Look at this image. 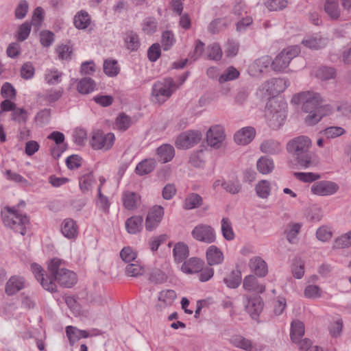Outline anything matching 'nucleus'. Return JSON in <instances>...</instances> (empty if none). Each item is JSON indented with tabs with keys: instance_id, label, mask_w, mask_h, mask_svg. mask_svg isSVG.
<instances>
[{
	"instance_id": "30",
	"label": "nucleus",
	"mask_w": 351,
	"mask_h": 351,
	"mask_svg": "<svg viewBox=\"0 0 351 351\" xmlns=\"http://www.w3.org/2000/svg\"><path fill=\"white\" fill-rule=\"evenodd\" d=\"M189 254V247L183 242L175 244L173 249V255L176 263H181L185 260Z\"/></svg>"
},
{
	"instance_id": "3",
	"label": "nucleus",
	"mask_w": 351,
	"mask_h": 351,
	"mask_svg": "<svg viewBox=\"0 0 351 351\" xmlns=\"http://www.w3.org/2000/svg\"><path fill=\"white\" fill-rule=\"evenodd\" d=\"M63 262L58 258H53L48 265V272L50 274V280L56 284L71 288L77 282V276L73 271L64 268Z\"/></svg>"
},
{
	"instance_id": "31",
	"label": "nucleus",
	"mask_w": 351,
	"mask_h": 351,
	"mask_svg": "<svg viewBox=\"0 0 351 351\" xmlns=\"http://www.w3.org/2000/svg\"><path fill=\"white\" fill-rule=\"evenodd\" d=\"M324 10L333 20H337L341 17L339 0H326L324 3Z\"/></svg>"
},
{
	"instance_id": "48",
	"label": "nucleus",
	"mask_w": 351,
	"mask_h": 351,
	"mask_svg": "<svg viewBox=\"0 0 351 351\" xmlns=\"http://www.w3.org/2000/svg\"><path fill=\"white\" fill-rule=\"evenodd\" d=\"M62 73L57 69H47L45 73V80L49 85H55L60 82Z\"/></svg>"
},
{
	"instance_id": "1",
	"label": "nucleus",
	"mask_w": 351,
	"mask_h": 351,
	"mask_svg": "<svg viewBox=\"0 0 351 351\" xmlns=\"http://www.w3.org/2000/svg\"><path fill=\"white\" fill-rule=\"evenodd\" d=\"M311 147V139L300 136L288 142L287 149L301 167L307 169L316 166L319 162L316 154L310 150Z\"/></svg>"
},
{
	"instance_id": "55",
	"label": "nucleus",
	"mask_w": 351,
	"mask_h": 351,
	"mask_svg": "<svg viewBox=\"0 0 351 351\" xmlns=\"http://www.w3.org/2000/svg\"><path fill=\"white\" fill-rule=\"evenodd\" d=\"M343 327V323L341 319H337L336 321L331 322L328 326L330 335L334 338L339 337L342 332Z\"/></svg>"
},
{
	"instance_id": "27",
	"label": "nucleus",
	"mask_w": 351,
	"mask_h": 351,
	"mask_svg": "<svg viewBox=\"0 0 351 351\" xmlns=\"http://www.w3.org/2000/svg\"><path fill=\"white\" fill-rule=\"evenodd\" d=\"M143 217L134 215L128 218L125 221V229L130 234H136L143 228Z\"/></svg>"
},
{
	"instance_id": "5",
	"label": "nucleus",
	"mask_w": 351,
	"mask_h": 351,
	"mask_svg": "<svg viewBox=\"0 0 351 351\" xmlns=\"http://www.w3.org/2000/svg\"><path fill=\"white\" fill-rule=\"evenodd\" d=\"M174 80L171 77H166L156 82L152 87V97L154 102L164 103L177 89Z\"/></svg>"
},
{
	"instance_id": "6",
	"label": "nucleus",
	"mask_w": 351,
	"mask_h": 351,
	"mask_svg": "<svg viewBox=\"0 0 351 351\" xmlns=\"http://www.w3.org/2000/svg\"><path fill=\"white\" fill-rule=\"evenodd\" d=\"M300 53L298 45H293L284 49L271 62V68L275 71H283L289 65L290 62Z\"/></svg>"
},
{
	"instance_id": "32",
	"label": "nucleus",
	"mask_w": 351,
	"mask_h": 351,
	"mask_svg": "<svg viewBox=\"0 0 351 351\" xmlns=\"http://www.w3.org/2000/svg\"><path fill=\"white\" fill-rule=\"evenodd\" d=\"M243 287L248 291H256L260 293L265 290V286L259 285L257 279L253 275H249L244 278Z\"/></svg>"
},
{
	"instance_id": "56",
	"label": "nucleus",
	"mask_w": 351,
	"mask_h": 351,
	"mask_svg": "<svg viewBox=\"0 0 351 351\" xmlns=\"http://www.w3.org/2000/svg\"><path fill=\"white\" fill-rule=\"evenodd\" d=\"M239 75V72L233 66L228 67L225 72L219 76V82L224 83L227 81L237 79Z\"/></svg>"
},
{
	"instance_id": "28",
	"label": "nucleus",
	"mask_w": 351,
	"mask_h": 351,
	"mask_svg": "<svg viewBox=\"0 0 351 351\" xmlns=\"http://www.w3.org/2000/svg\"><path fill=\"white\" fill-rule=\"evenodd\" d=\"M66 334L71 345L81 338H87L89 337V333L87 330H80L72 326H66Z\"/></svg>"
},
{
	"instance_id": "15",
	"label": "nucleus",
	"mask_w": 351,
	"mask_h": 351,
	"mask_svg": "<svg viewBox=\"0 0 351 351\" xmlns=\"http://www.w3.org/2000/svg\"><path fill=\"white\" fill-rule=\"evenodd\" d=\"M164 215V208L161 206H155L148 212L145 220V228L148 231L155 229L160 223Z\"/></svg>"
},
{
	"instance_id": "40",
	"label": "nucleus",
	"mask_w": 351,
	"mask_h": 351,
	"mask_svg": "<svg viewBox=\"0 0 351 351\" xmlns=\"http://www.w3.org/2000/svg\"><path fill=\"white\" fill-rule=\"evenodd\" d=\"M95 86L96 84L93 79L84 77L79 81L77 89L81 94H88L95 90Z\"/></svg>"
},
{
	"instance_id": "46",
	"label": "nucleus",
	"mask_w": 351,
	"mask_h": 351,
	"mask_svg": "<svg viewBox=\"0 0 351 351\" xmlns=\"http://www.w3.org/2000/svg\"><path fill=\"white\" fill-rule=\"evenodd\" d=\"M255 191L258 197L262 199L267 198L271 193L269 182L265 180L258 182L255 186Z\"/></svg>"
},
{
	"instance_id": "35",
	"label": "nucleus",
	"mask_w": 351,
	"mask_h": 351,
	"mask_svg": "<svg viewBox=\"0 0 351 351\" xmlns=\"http://www.w3.org/2000/svg\"><path fill=\"white\" fill-rule=\"evenodd\" d=\"M304 335V325L299 321L295 320L291 322L290 337L293 342H298Z\"/></svg>"
},
{
	"instance_id": "25",
	"label": "nucleus",
	"mask_w": 351,
	"mask_h": 351,
	"mask_svg": "<svg viewBox=\"0 0 351 351\" xmlns=\"http://www.w3.org/2000/svg\"><path fill=\"white\" fill-rule=\"evenodd\" d=\"M25 280L22 277L12 276L6 283L5 293L13 295L24 288Z\"/></svg>"
},
{
	"instance_id": "7",
	"label": "nucleus",
	"mask_w": 351,
	"mask_h": 351,
	"mask_svg": "<svg viewBox=\"0 0 351 351\" xmlns=\"http://www.w3.org/2000/svg\"><path fill=\"white\" fill-rule=\"evenodd\" d=\"M9 215L3 219L4 223L15 232L24 235L29 224V219L16 208H8Z\"/></svg>"
},
{
	"instance_id": "64",
	"label": "nucleus",
	"mask_w": 351,
	"mask_h": 351,
	"mask_svg": "<svg viewBox=\"0 0 351 351\" xmlns=\"http://www.w3.org/2000/svg\"><path fill=\"white\" fill-rule=\"evenodd\" d=\"M56 52L61 60H69L72 53V47L69 45H62L57 47Z\"/></svg>"
},
{
	"instance_id": "18",
	"label": "nucleus",
	"mask_w": 351,
	"mask_h": 351,
	"mask_svg": "<svg viewBox=\"0 0 351 351\" xmlns=\"http://www.w3.org/2000/svg\"><path fill=\"white\" fill-rule=\"evenodd\" d=\"M230 343L240 349L245 351H258L259 349L254 344L252 341L248 339L239 335H234L230 337Z\"/></svg>"
},
{
	"instance_id": "49",
	"label": "nucleus",
	"mask_w": 351,
	"mask_h": 351,
	"mask_svg": "<svg viewBox=\"0 0 351 351\" xmlns=\"http://www.w3.org/2000/svg\"><path fill=\"white\" fill-rule=\"evenodd\" d=\"M104 71L109 77H114L119 72L117 62L114 60H106L104 62Z\"/></svg>"
},
{
	"instance_id": "36",
	"label": "nucleus",
	"mask_w": 351,
	"mask_h": 351,
	"mask_svg": "<svg viewBox=\"0 0 351 351\" xmlns=\"http://www.w3.org/2000/svg\"><path fill=\"white\" fill-rule=\"evenodd\" d=\"M223 282L230 289L237 288L241 282V272L239 269L232 270Z\"/></svg>"
},
{
	"instance_id": "53",
	"label": "nucleus",
	"mask_w": 351,
	"mask_h": 351,
	"mask_svg": "<svg viewBox=\"0 0 351 351\" xmlns=\"http://www.w3.org/2000/svg\"><path fill=\"white\" fill-rule=\"evenodd\" d=\"M98 198L96 202L97 206L104 213H108L110 208V202L106 196H105L101 190V186L97 189Z\"/></svg>"
},
{
	"instance_id": "52",
	"label": "nucleus",
	"mask_w": 351,
	"mask_h": 351,
	"mask_svg": "<svg viewBox=\"0 0 351 351\" xmlns=\"http://www.w3.org/2000/svg\"><path fill=\"white\" fill-rule=\"evenodd\" d=\"M221 187L230 194H238L241 191L242 186L239 181H224L221 183Z\"/></svg>"
},
{
	"instance_id": "60",
	"label": "nucleus",
	"mask_w": 351,
	"mask_h": 351,
	"mask_svg": "<svg viewBox=\"0 0 351 351\" xmlns=\"http://www.w3.org/2000/svg\"><path fill=\"white\" fill-rule=\"evenodd\" d=\"M35 73V69L31 62H25L21 69V76L25 80L32 79Z\"/></svg>"
},
{
	"instance_id": "13",
	"label": "nucleus",
	"mask_w": 351,
	"mask_h": 351,
	"mask_svg": "<svg viewBox=\"0 0 351 351\" xmlns=\"http://www.w3.org/2000/svg\"><path fill=\"white\" fill-rule=\"evenodd\" d=\"M339 188L338 184L334 182L322 180L313 184L311 191L315 195L326 196L335 194Z\"/></svg>"
},
{
	"instance_id": "61",
	"label": "nucleus",
	"mask_w": 351,
	"mask_h": 351,
	"mask_svg": "<svg viewBox=\"0 0 351 351\" xmlns=\"http://www.w3.org/2000/svg\"><path fill=\"white\" fill-rule=\"evenodd\" d=\"M12 119L19 123H25L27 120V112L23 108L16 107L12 112Z\"/></svg>"
},
{
	"instance_id": "57",
	"label": "nucleus",
	"mask_w": 351,
	"mask_h": 351,
	"mask_svg": "<svg viewBox=\"0 0 351 351\" xmlns=\"http://www.w3.org/2000/svg\"><path fill=\"white\" fill-rule=\"evenodd\" d=\"M132 124L131 118L125 114L124 113H121L117 117L116 119V125L117 127L122 131H125L128 130Z\"/></svg>"
},
{
	"instance_id": "43",
	"label": "nucleus",
	"mask_w": 351,
	"mask_h": 351,
	"mask_svg": "<svg viewBox=\"0 0 351 351\" xmlns=\"http://www.w3.org/2000/svg\"><path fill=\"white\" fill-rule=\"evenodd\" d=\"M221 231L223 238L227 241H232L235 237L232 223L228 217L222 218L221 221Z\"/></svg>"
},
{
	"instance_id": "11",
	"label": "nucleus",
	"mask_w": 351,
	"mask_h": 351,
	"mask_svg": "<svg viewBox=\"0 0 351 351\" xmlns=\"http://www.w3.org/2000/svg\"><path fill=\"white\" fill-rule=\"evenodd\" d=\"M202 134L197 130H189L180 134L176 141L178 149H189L197 144L201 140Z\"/></svg>"
},
{
	"instance_id": "51",
	"label": "nucleus",
	"mask_w": 351,
	"mask_h": 351,
	"mask_svg": "<svg viewBox=\"0 0 351 351\" xmlns=\"http://www.w3.org/2000/svg\"><path fill=\"white\" fill-rule=\"evenodd\" d=\"M5 175L6 176L8 180L19 184L23 186H28L30 184L29 182L21 175L10 169H7L5 171Z\"/></svg>"
},
{
	"instance_id": "29",
	"label": "nucleus",
	"mask_w": 351,
	"mask_h": 351,
	"mask_svg": "<svg viewBox=\"0 0 351 351\" xmlns=\"http://www.w3.org/2000/svg\"><path fill=\"white\" fill-rule=\"evenodd\" d=\"M156 162L153 158H147L136 165L135 172L138 176H144L151 173L156 167Z\"/></svg>"
},
{
	"instance_id": "9",
	"label": "nucleus",
	"mask_w": 351,
	"mask_h": 351,
	"mask_svg": "<svg viewBox=\"0 0 351 351\" xmlns=\"http://www.w3.org/2000/svg\"><path fill=\"white\" fill-rule=\"evenodd\" d=\"M243 304L245 311L251 318L255 320L258 319L264 305L261 297L258 295H245L243 296Z\"/></svg>"
},
{
	"instance_id": "24",
	"label": "nucleus",
	"mask_w": 351,
	"mask_h": 351,
	"mask_svg": "<svg viewBox=\"0 0 351 351\" xmlns=\"http://www.w3.org/2000/svg\"><path fill=\"white\" fill-rule=\"evenodd\" d=\"M250 267L258 277H264L268 272L266 262L261 257H254L250 261Z\"/></svg>"
},
{
	"instance_id": "44",
	"label": "nucleus",
	"mask_w": 351,
	"mask_h": 351,
	"mask_svg": "<svg viewBox=\"0 0 351 351\" xmlns=\"http://www.w3.org/2000/svg\"><path fill=\"white\" fill-rule=\"evenodd\" d=\"M95 182L93 173H88L80 178V189L83 193L91 190L93 184Z\"/></svg>"
},
{
	"instance_id": "4",
	"label": "nucleus",
	"mask_w": 351,
	"mask_h": 351,
	"mask_svg": "<svg viewBox=\"0 0 351 351\" xmlns=\"http://www.w3.org/2000/svg\"><path fill=\"white\" fill-rule=\"evenodd\" d=\"M287 104L282 101L274 100L267 104L265 114L270 127L274 129L280 128L287 117Z\"/></svg>"
},
{
	"instance_id": "20",
	"label": "nucleus",
	"mask_w": 351,
	"mask_h": 351,
	"mask_svg": "<svg viewBox=\"0 0 351 351\" xmlns=\"http://www.w3.org/2000/svg\"><path fill=\"white\" fill-rule=\"evenodd\" d=\"M123 206L128 210L137 208L141 204V196L134 192L125 191L122 195Z\"/></svg>"
},
{
	"instance_id": "19",
	"label": "nucleus",
	"mask_w": 351,
	"mask_h": 351,
	"mask_svg": "<svg viewBox=\"0 0 351 351\" xmlns=\"http://www.w3.org/2000/svg\"><path fill=\"white\" fill-rule=\"evenodd\" d=\"M256 130L252 127H245L237 131L234 136V141L239 145H247L255 137Z\"/></svg>"
},
{
	"instance_id": "41",
	"label": "nucleus",
	"mask_w": 351,
	"mask_h": 351,
	"mask_svg": "<svg viewBox=\"0 0 351 351\" xmlns=\"http://www.w3.org/2000/svg\"><path fill=\"white\" fill-rule=\"evenodd\" d=\"M90 19L86 11L81 10L74 17V25L79 29H84L90 25Z\"/></svg>"
},
{
	"instance_id": "34",
	"label": "nucleus",
	"mask_w": 351,
	"mask_h": 351,
	"mask_svg": "<svg viewBox=\"0 0 351 351\" xmlns=\"http://www.w3.org/2000/svg\"><path fill=\"white\" fill-rule=\"evenodd\" d=\"M124 41L127 49L132 51H137L141 45L138 34L133 31L125 32Z\"/></svg>"
},
{
	"instance_id": "33",
	"label": "nucleus",
	"mask_w": 351,
	"mask_h": 351,
	"mask_svg": "<svg viewBox=\"0 0 351 351\" xmlns=\"http://www.w3.org/2000/svg\"><path fill=\"white\" fill-rule=\"evenodd\" d=\"M260 148L262 152L269 154H277L282 150L280 143L273 139L264 141Z\"/></svg>"
},
{
	"instance_id": "8",
	"label": "nucleus",
	"mask_w": 351,
	"mask_h": 351,
	"mask_svg": "<svg viewBox=\"0 0 351 351\" xmlns=\"http://www.w3.org/2000/svg\"><path fill=\"white\" fill-rule=\"evenodd\" d=\"M114 141L115 136L113 133L105 134L97 130L92 132L90 145L93 149L108 151L111 149Z\"/></svg>"
},
{
	"instance_id": "17",
	"label": "nucleus",
	"mask_w": 351,
	"mask_h": 351,
	"mask_svg": "<svg viewBox=\"0 0 351 351\" xmlns=\"http://www.w3.org/2000/svg\"><path fill=\"white\" fill-rule=\"evenodd\" d=\"M206 258L209 266L221 264L224 260L222 251L216 245H210L206 252Z\"/></svg>"
},
{
	"instance_id": "47",
	"label": "nucleus",
	"mask_w": 351,
	"mask_h": 351,
	"mask_svg": "<svg viewBox=\"0 0 351 351\" xmlns=\"http://www.w3.org/2000/svg\"><path fill=\"white\" fill-rule=\"evenodd\" d=\"M346 132V130L339 126H330L320 131L319 134L328 139L335 138L341 136Z\"/></svg>"
},
{
	"instance_id": "54",
	"label": "nucleus",
	"mask_w": 351,
	"mask_h": 351,
	"mask_svg": "<svg viewBox=\"0 0 351 351\" xmlns=\"http://www.w3.org/2000/svg\"><path fill=\"white\" fill-rule=\"evenodd\" d=\"M32 25V23L26 21L19 26L16 36L18 41L23 42L28 38L31 32Z\"/></svg>"
},
{
	"instance_id": "39",
	"label": "nucleus",
	"mask_w": 351,
	"mask_h": 351,
	"mask_svg": "<svg viewBox=\"0 0 351 351\" xmlns=\"http://www.w3.org/2000/svg\"><path fill=\"white\" fill-rule=\"evenodd\" d=\"M289 85L288 80L285 78H277L272 80L271 82H267L264 84V88H266L267 91L269 90L272 86H274V90L276 93H280L284 91Z\"/></svg>"
},
{
	"instance_id": "23",
	"label": "nucleus",
	"mask_w": 351,
	"mask_h": 351,
	"mask_svg": "<svg viewBox=\"0 0 351 351\" xmlns=\"http://www.w3.org/2000/svg\"><path fill=\"white\" fill-rule=\"evenodd\" d=\"M328 43L327 38L317 35L302 40L301 44L311 49L317 50L326 47Z\"/></svg>"
},
{
	"instance_id": "45",
	"label": "nucleus",
	"mask_w": 351,
	"mask_h": 351,
	"mask_svg": "<svg viewBox=\"0 0 351 351\" xmlns=\"http://www.w3.org/2000/svg\"><path fill=\"white\" fill-rule=\"evenodd\" d=\"M315 75L322 80H329L335 78L336 71L332 67L322 66L317 69Z\"/></svg>"
},
{
	"instance_id": "22",
	"label": "nucleus",
	"mask_w": 351,
	"mask_h": 351,
	"mask_svg": "<svg viewBox=\"0 0 351 351\" xmlns=\"http://www.w3.org/2000/svg\"><path fill=\"white\" fill-rule=\"evenodd\" d=\"M204 264V261L200 258L192 257L182 263L181 269L186 274H195L203 269Z\"/></svg>"
},
{
	"instance_id": "12",
	"label": "nucleus",
	"mask_w": 351,
	"mask_h": 351,
	"mask_svg": "<svg viewBox=\"0 0 351 351\" xmlns=\"http://www.w3.org/2000/svg\"><path fill=\"white\" fill-rule=\"evenodd\" d=\"M31 269L36 279L40 282L43 289L51 293L57 291L56 284L50 280V274L49 273L46 275V277H45L44 271L40 265L37 263H32L31 265Z\"/></svg>"
},
{
	"instance_id": "16",
	"label": "nucleus",
	"mask_w": 351,
	"mask_h": 351,
	"mask_svg": "<svg viewBox=\"0 0 351 351\" xmlns=\"http://www.w3.org/2000/svg\"><path fill=\"white\" fill-rule=\"evenodd\" d=\"M61 233L68 239H75L78 235V226L71 218L64 219L60 226Z\"/></svg>"
},
{
	"instance_id": "10",
	"label": "nucleus",
	"mask_w": 351,
	"mask_h": 351,
	"mask_svg": "<svg viewBox=\"0 0 351 351\" xmlns=\"http://www.w3.org/2000/svg\"><path fill=\"white\" fill-rule=\"evenodd\" d=\"M191 234L197 241L208 244L214 243L216 240L214 228L206 224H199L195 226L193 229Z\"/></svg>"
},
{
	"instance_id": "42",
	"label": "nucleus",
	"mask_w": 351,
	"mask_h": 351,
	"mask_svg": "<svg viewBox=\"0 0 351 351\" xmlns=\"http://www.w3.org/2000/svg\"><path fill=\"white\" fill-rule=\"evenodd\" d=\"M141 27L145 34L152 35L157 32L158 21L154 16H147L143 21Z\"/></svg>"
},
{
	"instance_id": "50",
	"label": "nucleus",
	"mask_w": 351,
	"mask_h": 351,
	"mask_svg": "<svg viewBox=\"0 0 351 351\" xmlns=\"http://www.w3.org/2000/svg\"><path fill=\"white\" fill-rule=\"evenodd\" d=\"M176 41L174 35L171 31L167 30L162 32L161 44L164 51H168L173 45Z\"/></svg>"
},
{
	"instance_id": "37",
	"label": "nucleus",
	"mask_w": 351,
	"mask_h": 351,
	"mask_svg": "<svg viewBox=\"0 0 351 351\" xmlns=\"http://www.w3.org/2000/svg\"><path fill=\"white\" fill-rule=\"evenodd\" d=\"M258 171L262 174L271 173L274 168V163L271 158L267 156H261L256 162Z\"/></svg>"
},
{
	"instance_id": "62",
	"label": "nucleus",
	"mask_w": 351,
	"mask_h": 351,
	"mask_svg": "<svg viewBox=\"0 0 351 351\" xmlns=\"http://www.w3.org/2000/svg\"><path fill=\"white\" fill-rule=\"evenodd\" d=\"M161 55L160 45L158 43H154L147 50V58L150 62H156Z\"/></svg>"
},
{
	"instance_id": "21",
	"label": "nucleus",
	"mask_w": 351,
	"mask_h": 351,
	"mask_svg": "<svg viewBox=\"0 0 351 351\" xmlns=\"http://www.w3.org/2000/svg\"><path fill=\"white\" fill-rule=\"evenodd\" d=\"M271 58L269 56H263L256 59L249 68L252 75H257L263 72L269 65L271 66Z\"/></svg>"
},
{
	"instance_id": "59",
	"label": "nucleus",
	"mask_w": 351,
	"mask_h": 351,
	"mask_svg": "<svg viewBox=\"0 0 351 351\" xmlns=\"http://www.w3.org/2000/svg\"><path fill=\"white\" fill-rule=\"evenodd\" d=\"M29 10V4L26 0H21L14 10V15L17 19L25 17Z\"/></svg>"
},
{
	"instance_id": "2",
	"label": "nucleus",
	"mask_w": 351,
	"mask_h": 351,
	"mask_svg": "<svg viewBox=\"0 0 351 351\" xmlns=\"http://www.w3.org/2000/svg\"><path fill=\"white\" fill-rule=\"evenodd\" d=\"M298 97L303 101L302 110L308 113L305 118V122L310 125L317 123L323 117L331 113V108L323 104L321 95L317 93H302Z\"/></svg>"
},
{
	"instance_id": "58",
	"label": "nucleus",
	"mask_w": 351,
	"mask_h": 351,
	"mask_svg": "<svg viewBox=\"0 0 351 351\" xmlns=\"http://www.w3.org/2000/svg\"><path fill=\"white\" fill-rule=\"evenodd\" d=\"M176 298V293L172 289L163 290L160 292L158 300L166 305H171Z\"/></svg>"
},
{
	"instance_id": "14",
	"label": "nucleus",
	"mask_w": 351,
	"mask_h": 351,
	"mask_svg": "<svg viewBox=\"0 0 351 351\" xmlns=\"http://www.w3.org/2000/svg\"><path fill=\"white\" fill-rule=\"evenodd\" d=\"M225 139L224 130L222 126H212L206 133V141L209 146L219 148Z\"/></svg>"
},
{
	"instance_id": "26",
	"label": "nucleus",
	"mask_w": 351,
	"mask_h": 351,
	"mask_svg": "<svg viewBox=\"0 0 351 351\" xmlns=\"http://www.w3.org/2000/svg\"><path fill=\"white\" fill-rule=\"evenodd\" d=\"M158 160L162 163L171 161L175 156L173 147L169 144H164L156 149Z\"/></svg>"
},
{
	"instance_id": "38",
	"label": "nucleus",
	"mask_w": 351,
	"mask_h": 351,
	"mask_svg": "<svg viewBox=\"0 0 351 351\" xmlns=\"http://www.w3.org/2000/svg\"><path fill=\"white\" fill-rule=\"evenodd\" d=\"M202 197L199 194L192 193L186 197L183 208L185 210L194 209L200 206L202 204Z\"/></svg>"
},
{
	"instance_id": "63",
	"label": "nucleus",
	"mask_w": 351,
	"mask_h": 351,
	"mask_svg": "<svg viewBox=\"0 0 351 351\" xmlns=\"http://www.w3.org/2000/svg\"><path fill=\"white\" fill-rule=\"evenodd\" d=\"M41 45L45 47H49L54 41V34L49 30L42 31L40 33Z\"/></svg>"
}]
</instances>
